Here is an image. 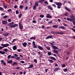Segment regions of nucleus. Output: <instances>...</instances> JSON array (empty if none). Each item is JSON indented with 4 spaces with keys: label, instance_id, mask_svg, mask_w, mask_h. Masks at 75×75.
Instances as JSON below:
<instances>
[{
    "label": "nucleus",
    "instance_id": "obj_47",
    "mask_svg": "<svg viewBox=\"0 0 75 75\" xmlns=\"http://www.w3.org/2000/svg\"><path fill=\"white\" fill-rule=\"evenodd\" d=\"M61 8V6H57V8H58L59 9H60V8Z\"/></svg>",
    "mask_w": 75,
    "mask_h": 75
},
{
    "label": "nucleus",
    "instance_id": "obj_27",
    "mask_svg": "<svg viewBox=\"0 0 75 75\" xmlns=\"http://www.w3.org/2000/svg\"><path fill=\"white\" fill-rule=\"evenodd\" d=\"M48 61L50 62V63H52L53 62V60H50V59H48Z\"/></svg>",
    "mask_w": 75,
    "mask_h": 75
},
{
    "label": "nucleus",
    "instance_id": "obj_56",
    "mask_svg": "<svg viewBox=\"0 0 75 75\" xmlns=\"http://www.w3.org/2000/svg\"><path fill=\"white\" fill-rule=\"evenodd\" d=\"M11 58H16V57L14 56H11Z\"/></svg>",
    "mask_w": 75,
    "mask_h": 75
},
{
    "label": "nucleus",
    "instance_id": "obj_29",
    "mask_svg": "<svg viewBox=\"0 0 75 75\" xmlns=\"http://www.w3.org/2000/svg\"><path fill=\"white\" fill-rule=\"evenodd\" d=\"M44 1H45V0H40L39 1V2L40 3H41L44 2Z\"/></svg>",
    "mask_w": 75,
    "mask_h": 75
},
{
    "label": "nucleus",
    "instance_id": "obj_53",
    "mask_svg": "<svg viewBox=\"0 0 75 75\" xmlns=\"http://www.w3.org/2000/svg\"><path fill=\"white\" fill-rule=\"evenodd\" d=\"M18 24H14V26L15 27V28L16 27H17V26H18Z\"/></svg>",
    "mask_w": 75,
    "mask_h": 75
},
{
    "label": "nucleus",
    "instance_id": "obj_33",
    "mask_svg": "<svg viewBox=\"0 0 75 75\" xmlns=\"http://www.w3.org/2000/svg\"><path fill=\"white\" fill-rule=\"evenodd\" d=\"M37 8V7H36V6H34L33 7V10H36V9Z\"/></svg>",
    "mask_w": 75,
    "mask_h": 75
},
{
    "label": "nucleus",
    "instance_id": "obj_61",
    "mask_svg": "<svg viewBox=\"0 0 75 75\" xmlns=\"http://www.w3.org/2000/svg\"><path fill=\"white\" fill-rule=\"evenodd\" d=\"M33 46L34 47V48H37V46H35V45H33Z\"/></svg>",
    "mask_w": 75,
    "mask_h": 75
},
{
    "label": "nucleus",
    "instance_id": "obj_46",
    "mask_svg": "<svg viewBox=\"0 0 75 75\" xmlns=\"http://www.w3.org/2000/svg\"><path fill=\"white\" fill-rule=\"evenodd\" d=\"M16 39H14L13 40V41H12V43H13V42H14V41H16Z\"/></svg>",
    "mask_w": 75,
    "mask_h": 75
},
{
    "label": "nucleus",
    "instance_id": "obj_30",
    "mask_svg": "<svg viewBox=\"0 0 75 75\" xmlns=\"http://www.w3.org/2000/svg\"><path fill=\"white\" fill-rule=\"evenodd\" d=\"M29 67H30V68H32L33 67H34V65L33 64L30 65Z\"/></svg>",
    "mask_w": 75,
    "mask_h": 75
},
{
    "label": "nucleus",
    "instance_id": "obj_2",
    "mask_svg": "<svg viewBox=\"0 0 75 75\" xmlns=\"http://www.w3.org/2000/svg\"><path fill=\"white\" fill-rule=\"evenodd\" d=\"M19 26L20 30H22L23 28V25L21 24V23L20 22H19Z\"/></svg>",
    "mask_w": 75,
    "mask_h": 75
},
{
    "label": "nucleus",
    "instance_id": "obj_7",
    "mask_svg": "<svg viewBox=\"0 0 75 75\" xmlns=\"http://www.w3.org/2000/svg\"><path fill=\"white\" fill-rule=\"evenodd\" d=\"M49 38H51V39H54V38L52 37V35H50L47 36V37L45 38V39H49Z\"/></svg>",
    "mask_w": 75,
    "mask_h": 75
},
{
    "label": "nucleus",
    "instance_id": "obj_25",
    "mask_svg": "<svg viewBox=\"0 0 75 75\" xmlns=\"http://www.w3.org/2000/svg\"><path fill=\"white\" fill-rule=\"evenodd\" d=\"M30 40H35V39H36V38H35V37H32L30 38Z\"/></svg>",
    "mask_w": 75,
    "mask_h": 75
},
{
    "label": "nucleus",
    "instance_id": "obj_55",
    "mask_svg": "<svg viewBox=\"0 0 75 75\" xmlns=\"http://www.w3.org/2000/svg\"><path fill=\"white\" fill-rule=\"evenodd\" d=\"M32 23H37V22H36V21L33 20L32 21Z\"/></svg>",
    "mask_w": 75,
    "mask_h": 75
},
{
    "label": "nucleus",
    "instance_id": "obj_18",
    "mask_svg": "<svg viewBox=\"0 0 75 75\" xmlns=\"http://www.w3.org/2000/svg\"><path fill=\"white\" fill-rule=\"evenodd\" d=\"M59 67H57V68H55L54 70V72H56V71H58L59 70Z\"/></svg>",
    "mask_w": 75,
    "mask_h": 75
},
{
    "label": "nucleus",
    "instance_id": "obj_13",
    "mask_svg": "<svg viewBox=\"0 0 75 75\" xmlns=\"http://www.w3.org/2000/svg\"><path fill=\"white\" fill-rule=\"evenodd\" d=\"M65 10H67V11H68V12H70V11H71V9L68 8H67L66 6L65 7Z\"/></svg>",
    "mask_w": 75,
    "mask_h": 75
},
{
    "label": "nucleus",
    "instance_id": "obj_9",
    "mask_svg": "<svg viewBox=\"0 0 75 75\" xmlns=\"http://www.w3.org/2000/svg\"><path fill=\"white\" fill-rule=\"evenodd\" d=\"M1 64H3L4 65H6V63L3 60H2L1 61Z\"/></svg>",
    "mask_w": 75,
    "mask_h": 75
},
{
    "label": "nucleus",
    "instance_id": "obj_59",
    "mask_svg": "<svg viewBox=\"0 0 75 75\" xmlns=\"http://www.w3.org/2000/svg\"><path fill=\"white\" fill-rule=\"evenodd\" d=\"M28 9V6H27L25 7V10L26 11Z\"/></svg>",
    "mask_w": 75,
    "mask_h": 75
},
{
    "label": "nucleus",
    "instance_id": "obj_6",
    "mask_svg": "<svg viewBox=\"0 0 75 75\" xmlns=\"http://www.w3.org/2000/svg\"><path fill=\"white\" fill-rule=\"evenodd\" d=\"M55 33H56V34H64V33L55 32L53 31L51 32V33L55 35Z\"/></svg>",
    "mask_w": 75,
    "mask_h": 75
},
{
    "label": "nucleus",
    "instance_id": "obj_16",
    "mask_svg": "<svg viewBox=\"0 0 75 75\" xmlns=\"http://www.w3.org/2000/svg\"><path fill=\"white\" fill-rule=\"evenodd\" d=\"M12 48L13 50H17V47H16V45L13 46Z\"/></svg>",
    "mask_w": 75,
    "mask_h": 75
},
{
    "label": "nucleus",
    "instance_id": "obj_54",
    "mask_svg": "<svg viewBox=\"0 0 75 75\" xmlns=\"http://www.w3.org/2000/svg\"><path fill=\"white\" fill-rule=\"evenodd\" d=\"M8 22H10L11 21V20L10 19H8Z\"/></svg>",
    "mask_w": 75,
    "mask_h": 75
},
{
    "label": "nucleus",
    "instance_id": "obj_52",
    "mask_svg": "<svg viewBox=\"0 0 75 75\" xmlns=\"http://www.w3.org/2000/svg\"><path fill=\"white\" fill-rule=\"evenodd\" d=\"M7 26H11V23H9L8 25H7Z\"/></svg>",
    "mask_w": 75,
    "mask_h": 75
},
{
    "label": "nucleus",
    "instance_id": "obj_38",
    "mask_svg": "<svg viewBox=\"0 0 75 75\" xmlns=\"http://www.w3.org/2000/svg\"><path fill=\"white\" fill-rule=\"evenodd\" d=\"M15 59H16V60H19L20 59V57H15Z\"/></svg>",
    "mask_w": 75,
    "mask_h": 75
},
{
    "label": "nucleus",
    "instance_id": "obj_22",
    "mask_svg": "<svg viewBox=\"0 0 75 75\" xmlns=\"http://www.w3.org/2000/svg\"><path fill=\"white\" fill-rule=\"evenodd\" d=\"M12 62L13 61H12V60H11L8 62H7V63H8V64H11V63H12Z\"/></svg>",
    "mask_w": 75,
    "mask_h": 75
},
{
    "label": "nucleus",
    "instance_id": "obj_17",
    "mask_svg": "<svg viewBox=\"0 0 75 75\" xmlns=\"http://www.w3.org/2000/svg\"><path fill=\"white\" fill-rule=\"evenodd\" d=\"M5 53H6V52H5L1 50H0V54H1L3 55L4 54H5Z\"/></svg>",
    "mask_w": 75,
    "mask_h": 75
},
{
    "label": "nucleus",
    "instance_id": "obj_3",
    "mask_svg": "<svg viewBox=\"0 0 75 75\" xmlns=\"http://www.w3.org/2000/svg\"><path fill=\"white\" fill-rule=\"evenodd\" d=\"M70 18L71 19L72 21H74L75 20V16H74L73 14H72L70 16Z\"/></svg>",
    "mask_w": 75,
    "mask_h": 75
},
{
    "label": "nucleus",
    "instance_id": "obj_48",
    "mask_svg": "<svg viewBox=\"0 0 75 75\" xmlns=\"http://www.w3.org/2000/svg\"><path fill=\"white\" fill-rule=\"evenodd\" d=\"M16 14H18L19 13V11H18L17 10H16Z\"/></svg>",
    "mask_w": 75,
    "mask_h": 75
},
{
    "label": "nucleus",
    "instance_id": "obj_60",
    "mask_svg": "<svg viewBox=\"0 0 75 75\" xmlns=\"http://www.w3.org/2000/svg\"><path fill=\"white\" fill-rule=\"evenodd\" d=\"M20 62H21L22 64H24V63H25L24 61H21Z\"/></svg>",
    "mask_w": 75,
    "mask_h": 75
},
{
    "label": "nucleus",
    "instance_id": "obj_37",
    "mask_svg": "<svg viewBox=\"0 0 75 75\" xmlns=\"http://www.w3.org/2000/svg\"><path fill=\"white\" fill-rule=\"evenodd\" d=\"M0 10H1V11H4V8L3 7H0Z\"/></svg>",
    "mask_w": 75,
    "mask_h": 75
},
{
    "label": "nucleus",
    "instance_id": "obj_24",
    "mask_svg": "<svg viewBox=\"0 0 75 75\" xmlns=\"http://www.w3.org/2000/svg\"><path fill=\"white\" fill-rule=\"evenodd\" d=\"M67 20L68 21H70L71 22L72 21V20L71 19V18H67Z\"/></svg>",
    "mask_w": 75,
    "mask_h": 75
},
{
    "label": "nucleus",
    "instance_id": "obj_57",
    "mask_svg": "<svg viewBox=\"0 0 75 75\" xmlns=\"http://www.w3.org/2000/svg\"><path fill=\"white\" fill-rule=\"evenodd\" d=\"M51 26H48L47 28H46L47 29H50L51 28Z\"/></svg>",
    "mask_w": 75,
    "mask_h": 75
},
{
    "label": "nucleus",
    "instance_id": "obj_4",
    "mask_svg": "<svg viewBox=\"0 0 75 75\" xmlns=\"http://www.w3.org/2000/svg\"><path fill=\"white\" fill-rule=\"evenodd\" d=\"M2 23L3 25H4L5 24H7V21L6 20H2Z\"/></svg>",
    "mask_w": 75,
    "mask_h": 75
},
{
    "label": "nucleus",
    "instance_id": "obj_50",
    "mask_svg": "<svg viewBox=\"0 0 75 75\" xmlns=\"http://www.w3.org/2000/svg\"><path fill=\"white\" fill-rule=\"evenodd\" d=\"M34 61L35 63H37V59H34Z\"/></svg>",
    "mask_w": 75,
    "mask_h": 75
},
{
    "label": "nucleus",
    "instance_id": "obj_63",
    "mask_svg": "<svg viewBox=\"0 0 75 75\" xmlns=\"http://www.w3.org/2000/svg\"><path fill=\"white\" fill-rule=\"evenodd\" d=\"M14 63L15 65H16L18 64V63L16 62H14Z\"/></svg>",
    "mask_w": 75,
    "mask_h": 75
},
{
    "label": "nucleus",
    "instance_id": "obj_14",
    "mask_svg": "<svg viewBox=\"0 0 75 75\" xmlns=\"http://www.w3.org/2000/svg\"><path fill=\"white\" fill-rule=\"evenodd\" d=\"M38 49L40 50H43V47H42L39 46L38 47Z\"/></svg>",
    "mask_w": 75,
    "mask_h": 75
},
{
    "label": "nucleus",
    "instance_id": "obj_51",
    "mask_svg": "<svg viewBox=\"0 0 75 75\" xmlns=\"http://www.w3.org/2000/svg\"><path fill=\"white\" fill-rule=\"evenodd\" d=\"M7 11L8 12H11V9H8L7 10Z\"/></svg>",
    "mask_w": 75,
    "mask_h": 75
},
{
    "label": "nucleus",
    "instance_id": "obj_1",
    "mask_svg": "<svg viewBox=\"0 0 75 75\" xmlns=\"http://www.w3.org/2000/svg\"><path fill=\"white\" fill-rule=\"evenodd\" d=\"M1 45L3 47H0V50H2L4 47H7L8 46H9V44L7 43L6 44H1Z\"/></svg>",
    "mask_w": 75,
    "mask_h": 75
},
{
    "label": "nucleus",
    "instance_id": "obj_5",
    "mask_svg": "<svg viewBox=\"0 0 75 75\" xmlns=\"http://www.w3.org/2000/svg\"><path fill=\"white\" fill-rule=\"evenodd\" d=\"M47 16H46V18H52V16L50 15V14L47 13L46 14Z\"/></svg>",
    "mask_w": 75,
    "mask_h": 75
},
{
    "label": "nucleus",
    "instance_id": "obj_12",
    "mask_svg": "<svg viewBox=\"0 0 75 75\" xmlns=\"http://www.w3.org/2000/svg\"><path fill=\"white\" fill-rule=\"evenodd\" d=\"M47 7L50 9V10H51L53 11V8H52V7L51 6V5H49L47 6Z\"/></svg>",
    "mask_w": 75,
    "mask_h": 75
},
{
    "label": "nucleus",
    "instance_id": "obj_28",
    "mask_svg": "<svg viewBox=\"0 0 75 75\" xmlns=\"http://www.w3.org/2000/svg\"><path fill=\"white\" fill-rule=\"evenodd\" d=\"M58 25H54L52 26L53 28H58Z\"/></svg>",
    "mask_w": 75,
    "mask_h": 75
},
{
    "label": "nucleus",
    "instance_id": "obj_45",
    "mask_svg": "<svg viewBox=\"0 0 75 75\" xmlns=\"http://www.w3.org/2000/svg\"><path fill=\"white\" fill-rule=\"evenodd\" d=\"M4 51H5V52H7L8 51V49H4Z\"/></svg>",
    "mask_w": 75,
    "mask_h": 75
},
{
    "label": "nucleus",
    "instance_id": "obj_21",
    "mask_svg": "<svg viewBox=\"0 0 75 75\" xmlns=\"http://www.w3.org/2000/svg\"><path fill=\"white\" fill-rule=\"evenodd\" d=\"M8 34H9V33H7L6 32L4 34V36H8Z\"/></svg>",
    "mask_w": 75,
    "mask_h": 75
},
{
    "label": "nucleus",
    "instance_id": "obj_10",
    "mask_svg": "<svg viewBox=\"0 0 75 75\" xmlns=\"http://www.w3.org/2000/svg\"><path fill=\"white\" fill-rule=\"evenodd\" d=\"M22 45H23L24 47H26V46H27V43L26 42H24L22 44Z\"/></svg>",
    "mask_w": 75,
    "mask_h": 75
},
{
    "label": "nucleus",
    "instance_id": "obj_32",
    "mask_svg": "<svg viewBox=\"0 0 75 75\" xmlns=\"http://www.w3.org/2000/svg\"><path fill=\"white\" fill-rule=\"evenodd\" d=\"M59 28H61L62 29H65V27L64 26H60L59 27Z\"/></svg>",
    "mask_w": 75,
    "mask_h": 75
},
{
    "label": "nucleus",
    "instance_id": "obj_64",
    "mask_svg": "<svg viewBox=\"0 0 75 75\" xmlns=\"http://www.w3.org/2000/svg\"><path fill=\"white\" fill-rule=\"evenodd\" d=\"M17 7H18V6L17 5H15L14 6V8H17Z\"/></svg>",
    "mask_w": 75,
    "mask_h": 75
},
{
    "label": "nucleus",
    "instance_id": "obj_23",
    "mask_svg": "<svg viewBox=\"0 0 75 75\" xmlns=\"http://www.w3.org/2000/svg\"><path fill=\"white\" fill-rule=\"evenodd\" d=\"M23 7L24 6H23V5H21L20 6L19 8H20V9H23Z\"/></svg>",
    "mask_w": 75,
    "mask_h": 75
},
{
    "label": "nucleus",
    "instance_id": "obj_49",
    "mask_svg": "<svg viewBox=\"0 0 75 75\" xmlns=\"http://www.w3.org/2000/svg\"><path fill=\"white\" fill-rule=\"evenodd\" d=\"M44 4H48V3L47 2V1H46L44 2Z\"/></svg>",
    "mask_w": 75,
    "mask_h": 75
},
{
    "label": "nucleus",
    "instance_id": "obj_36",
    "mask_svg": "<svg viewBox=\"0 0 75 75\" xmlns=\"http://www.w3.org/2000/svg\"><path fill=\"white\" fill-rule=\"evenodd\" d=\"M46 49H47L48 50H51L50 48V47L49 46H47L46 47Z\"/></svg>",
    "mask_w": 75,
    "mask_h": 75
},
{
    "label": "nucleus",
    "instance_id": "obj_41",
    "mask_svg": "<svg viewBox=\"0 0 75 75\" xmlns=\"http://www.w3.org/2000/svg\"><path fill=\"white\" fill-rule=\"evenodd\" d=\"M35 5L36 6H38V2H36L35 3Z\"/></svg>",
    "mask_w": 75,
    "mask_h": 75
},
{
    "label": "nucleus",
    "instance_id": "obj_35",
    "mask_svg": "<svg viewBox=\"0 0 75 75\" xmlns=\"http://www.w3.org/2000/svg\"><path fill=\"white\" fill-rule=\"evenodd\" d=\"M72 21L71 22H72L73 25H75V20H74V21Z\"/></svg>",
    "mask_w": 75,
    "mask_h": 75
},
{
    "label": "nucleus",
    "instance_id": "obj_20",
    "mask_svg": "<svg viewBox=\"0 0 75 75\" xmlns=\"http://www.w3.org/2000/svg\"><path fill=\"white\" fill-rule=\"evenodd\" d=\"M52 20H51L50 21H48L47 23V24H52Z\"/></svg>",
    "mask_w": 75,
    "mask_h": 75
},
{
    "label": "nucleus",
    "instance_id": "obj_62",
    "mask_svg": "<svg viewBox=\"0 0 75 75\" xmlns=\"http://www.w3.org/2000/svg\"><path fill=\"white\" fill-rule=\"evenodd\" d=\"M71 30H73V31L74 32V33H75V29L73 28H71Z\"/></svg>",
    "mask_w": 75,
    "mask_h": 75
},
{
    "label": "nucleus",
    "instance_id": "obj_39",
    "mask_svg": "<svg viewBox=\"0 0 75 75\" xmlns=\"http://www.w3.org/2000/svg\"><path fill=\"white\" fill-rule=\"evenodd\" d=\"M47 54L48 55H51V53L50 52H47Z\"/></svg>",
    "mask_w": 75,
    "mask_h": 75
},
{
    "label": "nucleus",
    "instance_id": "obj_43",
    "mask_svg": "<svg viewBox=\"0 0 75 75\" xmlns=\"http://www.w3.org/2000/svg\"><path fill=\"white\" fill-rule=\"evenodd\" d=\"M44 17V16L42 15H40V17H41V18H43Z\"/></svg>",
    "mask_w": 75,
    "mask_h": 75
},
{
    "label": "nucleus",
    "instance_id": "obj_44",
    "mask_svg": "<svg viewBox=\"0 0 75 75\" xmlns=\"http://www.w3.org/2000/svg\"><path fill=\"white\" fill-rule=\"evenodd\" d=\"M8 17V16L5 15V16L3 17V18H7Z\"/></svg>",
    "mask_w": 75,
    "mask_h": 75
},
{
    "label": "nucleus",
    "instance_id": "obj_19",
    "mask_svg": "<svg viewBox=\"0 0 75 75\" xmlns=\"http://www.w3.org/2000/svg\"><path fill=\"white\" fill-rule=\"evenodd\" d=\"M50 57L51 59H53V60H54V61H56V59H55V57L51 56H50Z\"/></svg>",
    "mask_w": 75,
    "mask_h": 75
},
{
    "label": "nucleus",
    "instance_id": "obj_26",
    "mask_svg": "<svg viewBox=\"0 0 75 75\" xmlns=\"http://www.w3.org/2000/svg\"><path fill=\"white\" fill-rule=\"evenodd\" d=\"M63 71L65 72H67L68 71V69L67 68H65L63 69Z\"/></svg>",
    "mask_w": 75,
    "mask_h": 75
},
{
    "label": "nucleus",
    "instance_id": "obj_34",
    "mask_svg": "<svg viewBox=\"0 0 75 75\" xmlns=\"http://www.w3.org/2000/svg\"><path fill=\"white\" fill-rule=\"evenodd\" d=\"M11 55H8L7 57L8 59H10V58H11Z\"/></svg>",
    "mask_w": 75,
    "mask_h": 75
},
{
    "label": "nucleus",
    "instance_id": "obj_58",
    "mask_svg": "<svg viewBox=\"0 0 75 75\" xmlns=\"http://www.w3.org/2000/svg\"><path fill=\"white\" fill-rule=\"evenodd\" d=\"M52 43H50V44L51 45H53V44L52 43H55V42H52Z\"/></svg>",
    "mask_w": 75,
    "mask_h": 75
},
{
    "label": "nucleus",
    "instance_id": "obj_15",
    "mask_svg": "<svg viewBox=\"0 0 75 75\" xmlns=\"http://www.w3.org/2000/svg\"><path fill=\"white\" fill-rule=\"evenodd\" d=\"M53 52L55 53V54H58V50H53Z\"/></svg>",
    "mask_w": 75,
    "mask_h": 75
},
{
    "label": "nucleus",
    "instance_id": "obj_31",
    "mask_svg": "<svg viewBox=\"0 0 75 75\" xmlns=\"http://www.w3.org/2000/svg\"><path fill=\"white\" fill-rule=\"evenodd\" d=\"M10 27H11L12 28H15V26H14V25H11V26H10Z\"/></svg>",
    "mask_w": 75,
    "mask_h": 75
},
{
    "label": "nucleus",
    "instance_id": "obj_11",
    "mask_svg": "<svg viewBox=\"0 0 75 75\" xmlns=\"http://www.w3.org/2000/svg\"><path fill=\"white\" fill-rule=\"evenodd\" d=\"M52 47L54 50H58V47H57V46H55L54 45H52Z\"/></svg>",
    "mask_w": 75,
    "mask_h": 75
},
{
    "label": "nucleus",
    "instance_id": "obj_42",
    "mask_svg": "<svg viewBox=\"0 0 75 75\" xmlns=\"http://www.w3.org/2000/svg\"><path fill=\"white\" fill-rule=\"evenodd\" d=\"M21 16H22V14H20V15H18V18H21Z\"/></svg>",
    "mask_w": 75,
    "mask_h": 75
},
{
    "label": "nucleus",
    "instance_id": "obj_40",
    "mask_svg": "<svg viewBox=\"0 0 75 75\" xmlns=\"http://www.w3.org/2000/svg\"><path fill=\"white\" fill-rule=\"evenodd\" d=\"M66 66H65V64H62V67L63 68H64V67H65Z\"/></svg>",
    "mask_w": 75,
    "mask_h": 75
},
{
    "label": "nucleus",
    "instance_id": "obj_8",
    "mask_svg": "<svg viewBox=\"0 0 75 75\" xmlns=\"http://www.w3.org/2000/svg\"><path fill=\"white\" fill-rule=\"evenodd\" d=\"M54 4L57 5V6H62V3L61 2H54Z\"/></svg>",
    "mask_w": 75,
    "mask_h": 75
}]
</instances>
